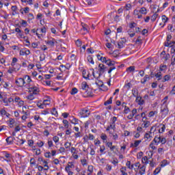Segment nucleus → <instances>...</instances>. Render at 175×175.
Segmentation results:
<instances>
[{
	"instance_id": "nucleus-47",
	"label": "nucleus",
	"mask_w": 175,
	"mask_h": 175,
	"mask_svg": "<svg viewBox=\"0 0 175 175\" xmlns=\"http://www.w3.org/2000/svg\"><path fill=\"white\" fill-rule=\"evenodd\" d=\"M105 64H107L108 66H114V62H112L111 59L106 61Z\"/></svg>"
},
{
	"instance_id": "nucleus-36",
	"label": "nucleus",
	"mask_w": 175,
	"mask_h": 175,
	"mask_svg": "<svg viewBox=\"0 0 175 175\" xmlns=\"http://www.w3.org/2000/svg\"><path fill=\"white\" fill-rule=\"evenodd\" d=\"M96 85H98V87H101L102 88H103V87H105L103 82L100 80L96 81Z\"/></svg>"
},
{
	"instance_id": "nucleus-42",
	"label": "nucleus",
	"mask_w": 175,
	"mask_h": 175,
	"mask_svg": "<svg viewBox=\"0 0 175 175\" xmlns=\"http://www.w3.org/2000/svg\"><path fill=\"white\" fill-rule=\"evenodd\" d=\"M65 172H67L68 175H73L75 173L70 170V168L65 167Z\"/></svg>"
},
{
	"instance_id": "nucleus-52",
	"label": "nucleus",
	"mask_w": 175,
	"mask_h": 175,
	"mask_svg": "<svg viewBox=\"0 0 175 175\" xmlns=\"http://www.w3.org/2000/svg\"><path fill=\"white\" fill-rule=\"evenodd\" d=\"M112 169H113V167L111 165H109V164L106 165L105 170L107 172H111Z\"/></svg>"
},
{
	"instance_id": "nucleus-21",
	"label": "nucleus",
	"mask_w": 175,
	"mask_h": 175,
	"mask_svg": "<svg viewBox=\"0 0 175 175\" xmlns=\"http://www.w3.org/2000/svg\"><path fill=\"white\" fill-rule=\"evenodd\" d=\"M0 114L1 117H8L9 118V116H10V113L6 112V110H1L0 111Z\"/></svg>"
},
{
	"instance_id": "nucleus-13",
	"label": "nucleus",
	"mask_w": 175,
	"mask_h": 175,
	"mask_svg": "<svg viewBox=\"0 0 175 175\" xmlns=\"http://www.w3.org/2000/svg\"><path fill=\"white\" fill-rule=\"evenodd\" d=\"M5 142L8 146H10L11 144H13V142H14V137H8L5 139Z\"/></svg>"
},
{
	"instance_id": "nucleus-5",
	"label": "nucleus",
	"mask_w": 175,
	"mask_h": 175,
	"mask_svg": "<svg viewBox=\"0 0 175 175\" xmlns=\"http://www.w3.org/2000/svg\"><path fill=\"white\" fill-rule=\"evenodd\" d=\"M142 140H135L133 142L130 144V148H135L133 152L137 151V146H140Z\"/></svg>"
},
{
	"instance_id": "nucleus-54",
	"label": "nucleus",
	"mask_w": 175,
	"mask_h": 175,
	"mask_svg": "<svg viewBox=\"0 0 175 175\" xmlns=\"http://www.w3.org/2000/svg\"><path fill=\"white\" fill-rule=\"evenodd\" d=\"M88 172H89V173H94V165H88Z\"/></svg>"
},
{
	"instance_id": "nucleus-10",
	"label": "nucleus",
	"mask_w": 175,
	"mask_h": 175,
	"mask_svg": "<svg viewBox=\"0 0 175 175\" xmlns=\"http://www.w3.org/2000/svg\"><path fill=\"white\" fill-rule=\"evenodd\" d=\"M70 152L72 154V157L74 159H79V156L77 155V150L75 147L70 148Z\"/></svg>"
},
{
	"instance_id": "nucleus-56",
	"label": "nucleus",
	"mask_w": 175,
	"mask_h": 175,
	"mask_svg": "<svg viewBox=\"0 0 175 175\" xmlns=\"http://www.w3.org/2000/svg\"><path fill=\"white\" fill-rule=\"evenodd\" d=\"M157 17H158V14H157V12H155L151 18V21H152V23H154V21H155V20H157Z\"/></svg>"
},
{
	"instance_id": "nucleus-55",
	"label": "nucleus",
	"mask_w": 175,
	"mask_h": 175,
	"mask_svg": "<svg viewBox=\"0 0 175 175\" xmlns=\"http://www.w3.org/2000/svg\"><path fill=\"white\" fill-rule=\"evenodd\" d=\"M27 99H29V100H33V99H35V96H33V93H31L29 96H27Z\"/></svg>"
},
{
	"instance_id": "nucleus-49",
	"label": "nucleus",
	"mask_w": 175,
	"mask_h": 175,
	"mask_svg": "<svg viewBox=\"0 0 175 175\" xmlns=\"http://www.w3.org/2000/svg\"><path fill=\"white\" fill-rule=\"evenodd\" d=\"M53 140L54 143H55V144H57V143H59V137L55 135L53 137Z\"/></svg>"
},
{
	"instance_id": "nucleus-46",
	"label": "nucleus",
	"mask_w": 175,
	"mask_h": 175,
	"mask_svg": "<svg viewBox=\"0 0 175 175\" xmlns=\"http://www.w3.org/2000/svg\"><path fill=\"white\" fill-rule=\"evenodd\" d=\"M138 94H139V92H138L137 89L134 88L132 90V94L133 96H135V97L137 96Z\"/></svg>"
},
{
	"instance_id": "nucleus-64",
	"label": "nucleus",
	"mask_w": 175,
	"mask_h": 175,
	"mask_svg": "<svg viewBox=\"0 0 175 175\" xmlns=\"http://www.w3.org/2000/svg\"><path fill=\"white\" fill-rule=\"evenodd\" d=\"M25 80H27V83H31V81H32V79H31V77H29V75H25Z\"/></svg>"
},
{
	"instance_id": "nucleus-38",
	"label": "nucleus",
	"mask_w": 175,
	"mask_h": 175,
	"mask_svg": "<svg viewBox=\"0 0 175 175\" xmlns=\"http://www.w3.org/2000/svg\"><path fill=\"white\" fill-rule=\"evenodd\" d=\"M51 113L52 114H53V113H55L56 114H58V113L57 112V110H53V111H51V110H50V111L44 110L43 114H49V113Z\"/></svg>"
},
{
	"instance_id": "nucleus-1",
	"label": "nucleus",
	"mask_w": 175,
	"mask_h": 175,
	"mask_svg": "<svg viewBox=\"0 0 175 175\" xmlns=\"http://www.w3.org/2000/svg\"><path fill=\"white\" fill-rule=\"evenodd\" d=\"M159 143L161 144H166V138L161 137H154L153 140L149 144V147L153 150H157V147L155 146H158Z\"/></svg>"
},
{
	"instance_id": "nucleus-37",
	"label": "nucleus",
	"mask_w": 175,
	"mask_h": 175,
	"mask_svg": "<svg viewBox=\"0 0 175 175\" xmlns=\"http://www.w3.org/2000/svg\"><path fill=\"white\" fill-rule=\"evenodd\" d=\"M150 79V77L148 75H145L143 80L141 81L142 84H146V82Z\"/></svg>"
},
{
	"instance_id": "nucleus-9",
	"label": "nucleus",
	"mask_w": 175,
	"mask_h": 175,
	"mask_svg": "<svg viewBox=\"0 0 175 175\" xmlns=\"http://www.w3.org/2000/svg\"><path fill=\"white\" fill-rule=\"evenodd\" d=\"M46 105H50V100H44L42 103L38 102L37 103V106L39 109H44Z\"/></svg>"
},
{
	"instance_id": "nucleus-39",
	"label": "nucleus",
	"mask_w": 175,
	"mask_h": 175,
	"mask_svg": "<svg viewBox=\"0 0 175 175\" xmlns=\"http://www.w3.org/2000/svg\"><path fill=\"white\" fill-rule=\"evenodd\" d=\"M113 103V97H110L109 100L105 102L104 105L107 106V105H111Z\"/></svg>"
},
{
	"instance_id": "nucleus-31",
	"label": "nucleus",
	"mask_w": 175,
	"mask_h": 175,
	"mask_svg": "<svg viewBox=\"0 0 175 175\" xmlns=\"http://www.w3.org/2000/svg\"><path fill=\"white\" fill-rule=\"evenodd\" d=\"M146 173V165H142L139 167V174L143 175Z\"/></svg>"
},
{
	"instance_id": "nucleus-23",
	"label": "nucleus",
	"mask_w": 175,
	"mask_h": 175,
	"mask_svg": "<svg viewBox=\"0 0 175 175\" xmlns=\"http://www.w3.org/2000/svg\"><path fill=\"white\" fill-rule=\"evenodd\" d=\"M119 110H129V107H126V103H123L121 105L120 107L118 108Z\"/></svg>"
},
{
	"instance_id": "nucleus-8",
	"label": "nucleus",
	"mask_w": 175,
	"mask_h": 175,
	"mask_svg": "<svg viewBox=\"0 0 175 175\" xmlns=\"http://www.w3.org/2000/svg\"><path fill=\"white\" fill-rule=\"evenodd\" d=\"M3 155L6 158L5 159V157H1V159H3V162H10V159H9V158H10V154L8 153L7 151H3L2 152Z\"/></svg>"
},
{
	"instance_id": "nucleus-50",
	"label": "nucleus",
	"mask_w": 175,
	"mask_h": 175,
	"mask_svg": "<svg viewBox=\"0 0 175 175\" xmlns=\"http://www.w3.org/2000/svg\"><path fill=\"white\" fill-rule=\"evenodd\" d=\"M14 100L16 103H19L21 105L24 103V101H20V97L18 96L15 97Z\"/></svg>"
},
{
	"instance_id": "nucleus-27",
	"label": "nucleus",
	"mask_w": 175,
	"mask_h": 175,
	"mask_svg": "<svg viewBox=\"0 0 175 175\" xmlns=\"http://www.w3.org/2000/svg\"><path fill=\"white\" fill-rule=\"evenodd\" d=\"M30 165L32 167L33 166H38V164L36 163V161L35 160V158H31L30 159Z\"/></svg>"
},
{
	"instance_id": "nucleus-14",
	"label": "nucleus",
	"mask_w": 175,
	"mask_h": 175,
	"mask_svg": "<svg viewBox=\"0 0 175 175\" xmlns=\"http://www.w3.org/2000/svg\"><path fill=\"white\" fill-rule=\"evenodd\" d=\"M136 103H138V105H144V100L142 98V96H137Z\"/></svg>"
},
{
	"instance_id": "nucleus-25",
	"label": "nucleus",
	"mask_w": 175,
	"mask_h": 175,
	"mask_svg": "<svg viewBox=\"0 0 175 175\" xmlns=\"http://www.w3.org/2000/svg\"><path fill=\"white\" fill-rule=\"evenodd\" d=\"M100 139L103 140V143H107V135L106 134L102 133Z\"/></svg>"
},
{
	"instance_id": "nucleus-41",
	"label": "nucleus",
	"mask_w": 175,
	"mask_h": 175,
	"mask_svg": "<svg viewBox=\"0 0 175 175\" xmlns=\"http://www.w3.org/2000/svg\"><path fill=\"white\" fill-rule=\"evenodd\" d=\"M109 134L113 137V140H118V135L117 133L109 132Z\"/></svg>"
},
{
	"instance_id": "nucleus-12",
	"label": "nucleus",
	"mask_w": 175,
	"mask_h": 175,
	"mask_svg": "<svg viewBox=\"0 0 175 175\" xmlns=\"http://www.w3.org/2000/svg\"><path fill=\"white\" fill-rule=\"evenodd\" d=\"M80 162L81 165H82L83 167H85V166H88V157H83L81 159Z\"/></svg>"
},
{
	"instance_id": "nucleus-58",
	"label": "nucleus",
	"mask_w": 175,
	"mask_h": 175,
	"mask_svg": "<svg viewBox=\"0 0 175 175\" xmlns=\"http://www.w3.org/2000/svg\"><path fill=\"white\" fill-rule=\"evenodd\" d=\"M70 146H72V143L67 142L64 144V147L65 148L68 149V148H70Z\"/></svg>"
},
{
	"instance_id": "nucleus-51",
	"label": "nucleus",
	"mask_w": 175,
	"mask_h": 175,
	"mask_svg": "<svg viewBox=\"0 0 175 175\" xmlns=\"http://www.w3.org/2000/svg\"><path fill=\"white\" fill-rule=\"evenodd\" d=\"M42 163L44 164V167H47V168H44V170H49V163L46 161H43Z\"/></svg>"
},
{
	"instance_id": "nucleus-32",
	"label": "nucleus",
	"mask_w": 175,
	"mask_h": 175,
	"mask_svg": "<svg viewBox=\"0 0 175 175\" xmlns=\"http://www.w3.org/2000/svg\"><path fill=\"white\" fill-rule=\"evenodd\" d=\"M48 147L49 148H51L52 147H54V143L53 142V140L49 138L47 142Z\"/></svg>"
},
{
	"instance_id": "nucleus-15",
	"label": "nucleus",
	"mask_w": 175,
	"mask_h": 175,
	"mask_svg": "<svg viewBox=\"0 0 175 175\" xmlns=\"http://www.w3.org/2000/svg\"><path fill=\"white\" fill-rule=\"evenodd\" d=\"M126 166L128 167V169H130L131 170L135 169V165L132 164V162L131 161H126Z\"/></svg>"
},
{
	"instance_id": "nucleus-35",
	"label": "nucleus",
	"mask_w": 175,
	"mask_h": 175,
	"mask_svg": "<svg viewBox=\"0 0 175 175\" xmlns=\"http://www.w3.org/2000/svg\"><path fill=\"white\" fill-rule=\"evenodd\" d=\"M148 126H150V122L148 121L144 122L142 124V128H148Z\"/></svg>"
},
{
	"instance_id": "nucleus-33",
	"label": "nucleus",
	"mask_w": 175,
	"mask_h": 175,
	"mask_svg": "<svg viewBox=\"0 0 175 175\" xmlns=\"http://www.w3.org/2000/svg\"><path fill=\"white\" fill-rule=\"evenodd\" d=\"M67 168L73 169L75 167V162L70 161L68 163L67 165L66 166Z\"/></svg>"
},
{
	"instance_id": "nucleus-34",
	"label": "nucleus",
	"mask_w": 175,
	"mask_h": 175,
	"mask_svg": "<svg viewBox=\"0 0 175 175\" xmlns=\"http://www.w3.org/2000/svg\"><path fill=\"white\" fill-rule=\"evenodd\" d=\"M161 126V128L159 130V133H163L165 132V129H166V126L163 124H160Z\"/></svg>"
},
{
	"instance_id": "nucleus-7",
	"label": "nucleus",
	"mask_w": 175,
	"mask_h": 175,
	"mask_svg": "<svg viewBox=\"0 0 175 175\" xmlns=\"http://www.w3.org/2000/svg\"><path fill=\"white\" fill-rule=\"evenodd\" d=\"M90 111L89 110H80L79 112V116L81 118H87L90 116Z\"/></svg>"
},
{
	"instance_id": "nucleus-62",
	"label": "nucleus",
	"mask_w": 175,
	"mask_h": 175,
	"mask_svg": "<svg viewBox=\"0 0 175 175\" xmlns=\"http://www.w3.org/2000/svg\"><path fill=\"white\" fill-rule=\"evenodd\" d=\"M45 158H51V152H46L44 153Z\"/></svg>"
},
{
	"instance_id": "nucleus-6",
	"label": "nucleus",
	"mask_w": 175,
	"mask_h": 175,
	"mask_svg": "<svg viewBox=\"0 0 175 175\" xmlns=\"http://www.w3.org/2000/svg\"><path fill=\"white\" fill-rule=\"evenodd\" d=\"M143 133V128L141 126L137 127V131H133L132 135H133L134 139H139L140 137V133Z\"/></svg>"
},
{
	"instance_id": "nucleus-22",
	"label": "nucleus",
	"mask_w": 175,
	"mask_h": 175,
	"mask_svg": "<svg viewBox=\"0 0 175 175\" xmlns=\"http://www.w3.org/2000/svg\"><path fill=\"white\" fill-rule=\"evenodd\" d=\"M137 113V110H133L132 112L127 116V118L129 120H132L133 117H135V114Z\"/></svg>"
},
{
	"instance_id": "nucleus-17",
	"label": "nucleus",
	"mask_w": 175,
	"mask_h": 175,
	"mask_svg": "<svg viewBox=\"0 0 175 175\" xmlns=\"http://www.w3.org/2000/svg\"><path fill=\"white\" fill-rule=\"evenodd\" d=\"M23 116L21 117V119L23 121H25V120H27V118H28V116H29V112L28 111H23Z\"/></svg>"
},
{
	"instance_id": "nucleus-57",
	"label": "nucleus",
	"mask_w": 175,
	"mask_h": 175,
	"mask_svg": "<svg viewBox=\"0 0 175 175\" xmlns=\"http://www.w3.org/2000/svg\"><path fill=\"white\" fill-rule=\"evenodd\" d=\"M77 92H78L77 88H73L70 92V94H71V95H75V94H77Z\"/></svg>"
},
{
	"instance_id": "nucleus-24",
	"label": "nucleus",
	"mask_w": 175,
	"mask_h": 175,
	"mask_svg": "<svg viewBox=\"0 0 175 175\" xmlns=\"http://www.w3.org/2000/svg\"><path fill=\"white\" fill-rule=\"evenodd\" d=\"M126 40H123L122 41H120L118 42V49H123L124 47V43H126Z\"/></svg>"
},
{
	"instance_id": "nucleus-4",
	"label": "nucleus",
	"mask_w": 175,
	"mask_h": 175,
	"mask_svg": "<svg viewBox=\"0 0 175 175\" xmlns=\"http://www.w3.org/2000/svg\"><path fill=\"white\" fill-rule=\"evenodd\" d=\"M154 126H152L150 131L144 134V139H145L146 142H151V140H152V135H151L152 134V129H154Z\"/></svg>"
},
{
	"instance_id": "nucleus-40",
	"label": "nucleus",
	"mask_w": 175,
	"mask_h": 175,
	"mask_svg": "<svg viewBox=\"0 0 175 175\" xmlns=\"http://www.w3.org/2000/svg\"><path fill=\"white\" fill-rule=\"evenodd\" d=\"M161 167H157L154 171L153 172L154 175L159 174L161 173Z\"/></svg>"
},
{
	"instance_id": "nucleus-2",
	"label": "nucleus",
	"mask_w": 175,
	"mask_h": 175,
	"mask_svg": "<svg viewBox=\"0 0 175 175\" xmlns=\"http://www.w3.org/2000/svg\"><path fill=\"white\" fill-rule=\"evenodd\" d=\"M81 90L83 91H85L86 92L88 96H92L93 93H92V89L90 88V86L88 84H87V82L83 81L81 83Z\"/></svg>"
},
{
	"instance_id": "nucleus-11",
	"label": "nucleus",
	"mask_w": 175,
	"mask_h": 175,
	"mask_svg": "<svg viewBox=\"0 0 175 175\" xmlns=\"http://www.w3.org/2000/svg\"><path fill=\"white\" fill-rule=\"evenodd\" d=\"M15 83L18 87H24L25 81L23 78H19L15 81Z\"/></svg>"
},
{
	"instance_id": "nucleus-18",
	"label": "nucleus",
	"mask_w": 175,
	"mask_h": 175,
	"mask_svg": "<svg viewBox=\"0 0 175 175\" xmlns=\"http://www.w3.org/2000/svg\"><path fill=\"white\" fill-rule=\"evenodd\" d=\"M142 162L145 165H148V163H150V160L148 159V157L147 156H144V157H142Z\"/></svg>"
},
{
	"instance_id": "nucleus-19",
	"label": "nucleus",
	"mask_w": 175,
	"mask_h": 175,
	"mask_svg": "<svg viewBox=\"0 0 175 175\" xmlns=\"http://www.w3.org/2000/svg\"><path fill=\"white\" fill-rule=\"evenodd\" d=\"M167 165H170V162L166 159H164L161 161V167H165V166H167Z\"/></svg>"
},
{
	"instance_id": "nucleus-28",
	"label": "nucleus",
	"mask_w": 175,
	"mask_h": 175,
	"mask_svg": "<svg viewBox=\"0 0 175 175\" xmlns=\"http://www.w3.org/2000/svg\"><path fill=\"white\" fill-rule=\"evenodd\" d=\"M71 124H73L74 125H77L79 124V119L72 117V119L70 120Z\"/></svg>"
},
{
	"instance_id": "nucleus-44",
	"label": "nucleus",
	"mask_w": 175,
	"mask_h": 175,
	"mask_svg": "<svg viewBox=\"0 0 175 175\" xmlns=\"http://www.w3.org/2000/svg\"><path fill=\"white\" fill-rule=\"evenodd\" d=\"M88 62L92 64V65H94L95 64V62H94V59L92 58V55L88 56Z\"/></svg>"
},
{
	"instance_id": "nucleus-16",
	"label": "nucleus",
	"mask_w": 175,
	"mask_h": 175,
	"mask_svg": "<svg viewBox=\"0 0 175 175\" xmlns=\"http://www.w3.org/2000/svg\"><path fill=\"white\" fill-rule=\"evenodd\" d=\"M82 76L83 79H85V80H90V73L87 74V71L85 70H83Z\"/></svg>"
},
{
	"instance_id": "nucleus-29",
	"label": "nucleus",
	"mask_w": 175,
	"mask_h": 175,
	"mask_svg": "<svg viewBox=\"0 0 175 175\" xmlns=\"http://www.w3.org/2000/svg\"><path fill=\"white\" fill-rule=\"evenodd\" d=\"M162 18V21H163L164 25L162 26V28H163V27H165L166 23H167V21H169V18L166 17L165 15H163L161 16Z\"/></svg>"
},
{
	"instance_id": "nucleus-45",
	"label": "nucleus",
	"mask_w": 175,
	"mask_h": 175,
	"mask_svg": "<svg viewBox=\"0 0 175 175\" xmlns=\"http://www.w3.org/2000/svg\"><path fill=\"white\" fill-rule=\"evenodd\" d=\"M126 146H128V142L123 144V145L120 147V151H123V152L126 150Z\"/></svg>"
},
{
	"instance_id": "nucleus-30",
	"label": "nucleus",
	"mask_w": 175,
	"mask_h": 175,
	"mask_svg": "<svg viewBox=\"0 0 175 175\" xmlns=\"http://www.w3.org/2000/svg\"><path fill=\"white\" fill-rule=\"evenodd\" d=\"M120 173L121 175H128V173H126V167H122L120 168Z\"/></svg>"
},
{
	"instance_id": "nucleus-53",
	"label": "nucleus",
	"mask_w": 175,
	"mask_h": 175,
	"mask_svg": "<svg viewBox=\"0 0 175 175\" xmlns=\"http://www.w3.org/2000/svg\"><path fill=\"white\" fill-rule=\"evenodd\" d=\"M170 80V75H165L164 78L162 80L163 83H165V81H169Z\"/></svg>"
},
{
	"instance_id": "nucleus-20",
	"label": "nucleus",
	"mask_w": 175,
	"mask_h": 175,
	"mask_svg": "<svg viewBox=\"0 0 175 175\" xmlns=\"http://www.w3.org/2000/svg\"><path fill=\"white\" fill-rule=\"evenodd\" d=\"M174 44H175V41H172L170 42H165L164 43V46L165 47H174Z\"/></svg>"
},
{
	"instance_id": "nucleus-48",
	"label": "nucleus",
	"mask_w": 175,
	"mask_h": 175,
	"mask_svg": "<svg viewBox=\"0 0 175 175\" xmlns=\"http://www.w3.org/2000/svg\"><path fill=\"white\" fill-rule=\"evenodd\" d=\"M139 12L142 14H147V9L144 7L141 8Z\"/></svg>"
},
{
	"instance_id": "nucleus-60",
	"label": "nucleus",
	"mask_w": 175,
	"mask_h": 175,
	"mask_svg": "<svg viewBox=\"0 0 175 175\" xmlns=\"http://www.w3.org/2000/svg\"><path fill=\"white\" fill-rule=\"evenodd\" d=\"M37 146H38V147H40V148H42V147H43L44 146V142L43 141H40V142H37Z\"/></svg>"
},
{
	"instance_id": "nucleus-3",
	"label": "nucleus",
	"mask_w": 175,
	"mask_h": 175,
	"mask_svg": "<svg viewBox=\"0 0 175 175\" xmlns=\"http://www.w3.org/2000/svg\"><path fill=\"white\" fill-rule=\"evenodd\" d=\"M98 68H99V72H97V75L98 76L95 75V72H92V75L94 76V79H99V77H100V76H102V75L106 72V66H105L103 64H100L98 65Z\"/></svg>"
},
{
	"instance_id": "nucleus-59",
	"label": "nucleus",
	"mask_w": 175,
	"mask_h": 175,
	"mask_svg": "<svg viewBox=\"0 0 175 175\" xmlns=\"http://www.w3.org/2000/svg\"><path fill=\"white\" fill-rule=\"evenodd\" d=\"M63 124L65 128H69V122L67 120H63Z\"/></svg>"
},
{
	"instance_id": "nucleus-43",
	"label": "nucleus",
	"mask_w": 175,
	"mask_h": 175,
	"mask_svg": "<svg viewBox=\"0 0 175 175\" xmlns=\"http://www.w3.org/2000/svg\"><path fill=\"white\" fill-rule=\"evenodd\" d=\"M16 121L14 120V119H10V124L9 126L10 128H13L14 126V124H15Z\"/></svg>"
},
{
	"instance_id": "nucleus-61",
	"label": "nucleus",
	"mask_w": 175,
	"mask_h": 175,
	"mask_svg": "<svg viewBox=\"0 0 175 175\" xmlns=\"http://www.w3.org/2000/svg\"><path fill=\"white\" fill-rule=\"evenodd\" d=\"M126 72H135V66H130L127 68Z\"/></svg>"
},
{
	"instance_id": "nucleus-26",
	"label": "nucleus",
	"mask_w": 175,
	"mask_h": 175,
	"mask_svg": "<svg viewBox=\"0 0 175 175\" xmlns=\"http://www.w3.org/2000/svg\"><path fill=\"white\" fill-rule=\"evenodd\" d=\"M29 54H31V51L29 50L25 51L23 50L20 51V55H29Z\"/></svg>"
},
{
	"instance_id": "nucleus-63",
	"label": "nucleus",
	"mask_w": 175,
	"mask_h": 175,
	"mask_svg": "<svg viewBox=\"0 0 175 175\" xmlns=\"http://www.w3.org/2000/svg\"><path fill=\"white\" fill-rule=\"evenodd\" d=\"M124 136L128 137V136H132V133L129 132V131H124Z\"/></svg>"
}]
</instances>
